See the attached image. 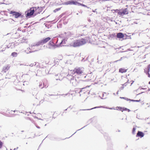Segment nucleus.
Returning a JSON list of instances; mask_svg holds the SVG:
<instances>
[{
	"label": "nucleus",
	"instance_id": "nucleus-35",
	"mask_svg": "<svg viewBox=\"0 0 150 150\" xmlns=\"http://www.w3.org/2000/svg\"><path fill=\"white\" fill-rule=\"evenodd\" d=\"M6 0H3V1H5Z\"/></svg>",
	"mask_w": 150,
	"mask_h": 150
},
{
	"label": "nucleus",
	"instance_id": "nucleus-20",
	"mask_svg": "<svg viewBox=\"0 0 150 150\" xmlns=\"http://www.w3.org/2000/svg\"><path fill=\"white\" fill-rule=\"evenodd\" d=\"M128 81H129V80H128L127 81L126 83H124L123 85V86H126V85H127V83H128Z\"/></svg>",
	"mask_w": 150,
	"mask_h": 150
},
{
	"label": "nucleus",
	"instance_id": "nucleus-18",
	"mask_svg": "<svg viewBox=\"0 0 150 150\" xmlns=\"http://www.w3.org/2000/svg\"><path fill=\"white\" fill-rule=\"evenodd\" d=\"M136 130V128L135 127H134L133 129L132 133L133 134H135V132Z\"/></svg>",
	"mask_w": 150,
	"mask_h": 150
},
{
	"label": "nucleus",
	"instance_id": "nucleus-30",
	"mask_svg": "<svg viewBox=\"0 0 150 150\" xmlns=\"http://www.w3.org/2000/svg\"><path fill=\"white\" fill-rule=\"evenodd\" d=\"M121 60V59H120L119 60H117L115 61V62H117V61H120Z\"/></svg>",
	"mask_w": 150,
	"mask_h": 150
},
{
	"label": "nucleus",
	"instance_id": "nucleus-17",
	"mask_svg": "<svg viewBox=\"0 0 150 150\" xmlns=\"http://www.w3.org/2000/svg\"><path fill=\"white\" fill-rule=\"evenodd\" d=\"M61 8H56L53 11V12L54 13L56 12L57 11L60 10L61 9Z\"/></svg>",
	"mask_w": 150,
	"mask_h": 150
},
{
	"label": "nucleus",
	"instance_id": "nucleus-8",
	"mask_svg": "<svg viewBox=\"0 0 150 150\" xmlns=\"http://www.w3.org/2000/svg\"><path fill=\"white\" fill-rule=\"evenodd\" d=\"M34 10V14L35 15L40 13L42 11L41 8L39 7H33Z\"/></svg>",
	"mask_w": 150,
	"mask_h": 150
},
{
	"label": "nucleus",
	"instance_id": "nucleus-25",
	"mask_svg": "<svg viewBox=\"0 0 150 150\" xmlns=\"http://www.w3.org/2000/svg\"><path fill=\"white\" fill-rule=\"evenodd\" d=\"M11 112H18V111H12Z\"/></svg>",
	"mask_w": 150,
	"mask_h": 150
},
{
	"label": "nucleus",
	"instance_id": "nucleus-14",
	"mask_svg": "<svg viewBox=\"0 0 150 150\" xmlns=\"http://www.w3.org/2000/svg\"><path fill=\"white\" fill-rule=\"evenodd\" d=\"M127 69H125L121 68L119 69V72L121 73H123L127 71Z\"/></svg>",
	"mask_w": 150,
	"mask_h": 150
},
{
	"label": "nucleus",
	"instance_id": "nucleus-3",
	"mask_svg": "<svg viewBox=\"0 0 150 150\" xmlns=\"http://www.w3.org/2000/svg\"><path fill=\"white\" fill-rule=\"evenodd\" d=\"M116 11L119 15H121L122 16L128 13V9L127 8L125 9H121L120 10H117Z\"/></svg>",
	"mask_w": 150,
	"mask_h": 150
},
{
	"label": "nucleus",
	"instance_id": "nucleus-31",
	"mask_svg": "<svg viewBox=\"0 0 150 150\" xmlns=\"http://www.w3.org/2000/svg\"><path fill=\"white\" fill-rule=\"evenodd\" d=\"M134 81H132V83H131V86L132 84L133 83H134Z\"/></svg>",
	"mask_w": 150,
	"mask_h": 150
},
{
	"label": "nucleus",
	"instance_id": "nucleus-13",
	"mask_svg": "<svg viewBox=\"0 0 150 150\" xmlns=\"http://www.w3.org/2000/svg\"><path fill=\"white\" fill-rule=\"evenodd\" d=\"M150 64L148 66L147 68H146L144 70L145 72L147 73H149V72L150 71Z\"/></svg>",
	"mask_w": 150,
	"mask_h": 150
},
{
	"label": "nucleus",
	"instance_id": "nucleus-29",
	"mask_svg": "<svg viewBox=\"0 0 150 150\" xmlns=\"http://www.w3.org/2000/svg\"><path fill=\"white\" fill-rule=\"evenodd\" d=\"M127 110H128V111L129 112V111H130V110L129 109H127Z\"/></svg>",
	"mask_w": 150,
	"mask_h": 150
},
{
	"label": "nucleus",
	"instance_id": "nucleus-16",
	"mask_svg": "<svg viewBox=\"0 0 150 150\" xmlns=\"http://www.w3.org/2000/svg\"><path fill=\"white\" fill-rule=\"evenodd\" d=\"M17 53L16 52H13L11 53V55L13 57H16L17 56Z\"/></svg>",
	"mask_w": 150,
	"mask_h": 150
},
{
	"label": "nucleus",
	"instance_id": "nucleus-26",
	"mask_svg": "<svg viewBox=\"0 0 150 150\" xmlns=\"http://www.w3.org/2000/svg\"><path fill=\"white\" fill-rule=\"evenodd\" d=\"M125 100H130V99H129L128 98H126V99H125Z\"/></svg>",
	"mask_w": 150,
	"mask_h": 150
},
{
	"label": "nucleus",
	"instance_id": "nucleus-32",
	"mask_svg": "<svg viewBox=\"0 0 150 150\" xmlns=\"http://www.w3.org/2000/svg\"><path fill=\"white\" fill-rule=\"evenodd\" d=\"M20 29H21V28H18V30H20Z\"/></svg>",
	"mask_w": 150,
	"mask_h": 150
},
{
	"label": "nucleus",
	"instance_id": "nucleus-2",
	"mask_svg": "<svg viewBox=\"0 0 150 150\" xmlns=\"http://www.w3.org/2000/svg\"><path fill=\"white\" fill-rule=\"evenodd\" d=\"M83 73V71L80 68H75L72 72V74L74 76H76V74L80 75Z\"/></svg>",
	"mask_w": 150,
	"mask_h": 150
},
{
	"label": "nucleus",
	"instance_id": "nucleus-9",
	"mask_svg": "<svg viewBox=\"0 0 150 150\" xmlns=\"http://www.w3.org/2000/svg\"><path fill=\"white\" fill-rule=\"evenodd\" d=\"M58 47V46L52 43V44L50 43L48 45V48L54 49Z\"/></svg>",
	"mask_w": 150,
	"mask_h": 150
},
{
	"label": "nucleus",
	"instance_id": "nucleus-15",
	"mask_svg": "<svg viewBox=\"0 0 150 150\" xmlns=\"http://www.w3.org/2000/svg\"><path fill=\"white\" fill-rule=\"evenodd\" d=\"M118 109L121 111L122 112H123L124 111H126L127 110V108H122L120 107H118Z\"/></svg>",
	"mask_w": 150,
	"mask_h": 150
},
{
	"label": "nucleus",
	"instance_id": "nucleus-21",
	"mask_svg": "<svg viewBox=\"0 0 150 150\" xmlns=\"http://www.w3.org/2000/svg\"><path fill=\"white\" fill-rule=\"evenodd\" d=\"M87 86H86V87H85V88H82L81 90L80 91V92L81 93L82 92V91H83V90L84 89H85V88H87ZM88 87H89V86H88Z\"/></svg>",
	"mask_w": 150,
	"mask_h": 150
},
{
	"label": "nucleus",
	"instance_id": "nucleus-1",
	"mask_svg": "<svg viewBox=\"0 0 150 150\" xmlns=\"http://www.w3.org/2000/svg\"><path fill=\"white\" fill-rule=\"evenodd\" d=\"M86 43V40L82 38L80 40L74 41L72 46L75 47H77L83 45Z\"/></svg>",
	"mask_w": 150,
	"mask_h": 150
},
{
	"label": "nucleus",
	"instance_id": "nucleus-6",
	"mask_svg": "<svg viewBox=\"0 0 150 150\" xmlns=\"http://www.w3.org/2000/svg\"><path fill=\"white\" fill-rule=\"evenodd\" d=\"M50 39L51 38H50L47 37L39 42L37 43V45H40L41 44H44L49 41Z\"/></svg>",
	"mask_w": 150,
	"mask_h": 150
},
{
	"label": "nucleus",
	"instance_id": "nucleus-27",
	"mask_svg": "<svg viewBox=\"0 0 150 150\" xmlns=\"http://www.w3.org/2000/svg\"><path fill=\"white\" fill-rule=\"evenodd\" d=\"M131 100V101H133V102H135V100Z\"/></svg>",
	"mask_w": 150,
	"mask_h": 150
},
{
	"label": "nucleus",
	"instance_id": "nucleus-37",
	"mask_svg": "<svg viewBox=\"0 0 150 150\" xmlns=\"http://www.w3.org/2000/svg\"><path fill=\"white\" fill-rule=\"evenodd\" d=\"M107 0H104V1H106Z\"/></svg>",
	"mask_w": 150,
	"mask_h": 150
},
{
	"label": "nucleus",
	"instance_id": "nucleus-24",
	"mask_svg": "<svg viewBox=\"0 0 150 150\" xmlns=\"http://www.w3.org/2000/svg\"><path fill=\"white\" fill-rule=\"evenodd\" d=\"M140 101V100H135V102H139Z\"/></svg>",
	"mask_w": 150,
	"mask_h": 150
},
{
	"label": "nucleus",
	"instance_id": "nucleus-7",
	"mask_svg": "<svg viewBox=\"0 0 150 150\" xmlns=\"http://www.w3.org/2000/svg\"><path fill=\"white\" fill-rule=\"evenodd\" d=\"M66 5H81V4L74 0L69 1L65 3Z\"/></svg>",
	"mask_w": 150,
	"mask_h": 150
},
{
	"label": "nucleus",
	"instance_id": "nucleus-28",
	"mask_svg": "<svg viewBox=\"0 0 150 150\" xmlns=\"http://www.w3.org/2000/svg\"><path fill=\"white\" fill-rule=\"evenodd\" d=\"M148 76L149 77H150V74L149 73H148Z\"/></svg>",
	"mask_w": 150,
	"mask_h": 150
},
{
	"label": "nucleus",
	"instance_id": "nucleus-33",
	"mask_svg": "<svg viewBox=\"0 0 150 150\" xmlns=\"http://www.w3.org/2000/svg\"><path fill=\"white\" fill-rule=\"evenodd\" d=\"M116 93L117 94H118V91H117Z\"/></svg>",
	"mask_w": 150,
	"mask_h": 150
},
{
	"label": "nucleus",
	"instance_id": "nucleus-34",
	"mask_svg": "<svg viewBox=\"0 0 150 150\" xmlns=\"http://www.w3.org/2000/svg\"><path fill=\"white\" fill-rule=\"evenodd\" d=\"M110 109H113V108H110Z\"/></svg>",
	"mask_w": 150,
	"mask_h": 150
},
{
	"label": "nucleus",
	"instance_id": "nucleus-22",
	"mask_svg": "<svg viewBox=\"0 0 150 150\" xmlns=\"http://www.w3.org/2000/svg\"><path fill=\"white\" fill-rule=\"evenodd\" d=\"M120 98H122V99H126V98H125V97H120Z\"/></svg>",
	"mask_w": 150,
	"mask_h": 150
},
{
	"label": "nucleus",
	"instance_id": "nucleus-19",
	"mask_svg": "<svg viewBox=\"0 0 150 150\" xmlns=\"http://www.w3.org/2000/svg\"><path fill=\"white\" fill-rule=\"evenodd\" d=\"M3 143L0 141V149L2 148L3 146Z\"/></svg>",
	"mask_w": 150,
	"mask_h": 150
},
{
	"label": "nucleus",
	"instance_id": "nucleus-10",
	"mask_svg": "<svg viewBox=\"0 0 150 150\" xmlns=\"http://www.w3.org/2000/svg\"><path fill=\"white\" fill-rule=\"evenodd\" d=\"M10 67L8 65H7L4 66L3 68L2 71L4 73L7 72L9 69Z\"/></svg>",
	"mask_w": 150,
	"mask_h": 150
},
{
	"label": "nucleus",
	"instance_id": "nucleus-5",
	"mask_svg": "<svg viewBox=\"0 0 150 150\" xmlns=\"http://www.w3.org/2000/svg\"><path fill=\"white\" fill-rule=\"evenodd\" d=\"M27 16H30L34 13V10L33 7L31 8L29 10L25 12Z\"/></svg>",
	"mask_w": 150,
	"mask_h": 150
},
{
	"label": "nucleus",
	"instance_id": "nucleus-12",
	"mask_svg": "<svg viewBox=\"0 0 150 150\" xmlns=\"http://www.w3.org/2000/svg\"><path fill=\"white\" fill-rule=\"evenodd\" d=\"M117 37L118 38H121L124 37V35L122 33H119L117 34Z\"/></svg>",
	"mask_w": 150,
	"mask_h": 150
},
{
	"label": "nucleus",
	"instance_id": "nucleus-36",
	"mask_svg": "<svg viewBox=\"0 0 150 150\" xmlns=\"http://www.w3.org/2000/svg\"><path fill=\"white\" fill-rule=\"evenodd\" d=\"M149 84H150V81L149 82Z\"/></svg>",
	"mask_w": 150,
	"mask_h": 150
},
{
	"label": "nucleus",
	"instance_id": "nucleus-4",
	"mask_svg": "<svg viewBox=\"0 0 150 150\" xmlns=\"http://www.w3.org/2000/svg\"><path fill=\"white\" fill-rule=\"evenodd\" d=\"M10 13L16 18L22 17L21 13L18 12L11 11L10 12Z\"/></svg>",
	"mask_w": 150,
	"mask_h": 150
},
{
	"label": "nucleus",
	"instance_id": "nucleus-11",
	"mask_svg": "<svg viewBox=\"0 0 150 150\" xmlns=\"http://www.w3.org/2000/svg\"><path fill=\"white\" fill-rule=\"evenodd\" d=\"M144 133L142 132L138 131L136 135V137H139L141 138H142L144 137Z\"/></svg>",
	"mask_w": 150,
	"mask_h": 150
},
{
	"label": "nucleus",
	"instance_id": "nucleus-23",
	"mask_svg": "<svg viewBox=\"0 0 150 150\" xmlns=\"http://www.w3.org/2000/svg\"><path fill=\"white\" fill-rule=\"evenodd\" d=\"M124 88V87L123 86H122L120 88V89H123Z\"/></svg>",
	"mask_w": 150,
	"mask_h": 150
}]
</instances>
